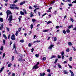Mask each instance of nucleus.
<instances>
[{"mask_svg":"<svg viewBox=\"0 0 76 76\" xmlns=\"http://www.w3.org/2000/svg\"><path fill=\"white\" fill-rule=\"evenodd\" d=\"M10 9H16L17 10H19V8H18L17 7H16L17 6L15 4H10Z\"/></svg>","mask_w":76,"mask_h":76,"instance_id":"f257e3e1","label":"nucleus"},{"mask_svg":"<svg viewBox=\"0 0 76 76\" xmlns=\"http://www.w3.org/2000/svg\"><path fill=\"white\" fill-rule=\"evenodd\" d=\"M13 18V16H12V15H10L9 17V18H8V20H9V23H11V21H12V20L13 19H12V18Z\"/></svg>","mask_w":76,"mask_h":76,"instance_id":"f03ea898","label":"nucleus"},{"mask_svg":"<svg viewBox=\"0 0 76 76\" xmlns=\"http://www.w3.org/2000/svg\"><path fill=\"white\" fill-rule=\"evenodd\" d=\"M10 14L12 15V12H11L10 11V10H8L7 12V18H8V16Z\"/></svg>","mask_w":76,"mask_h":76,"instance_id":"7ed1b4c3","label":"nucleus"},{"mask_svg":"<svg viewBox=\"0 0 76 76\" xmlns=\"http://www.w3.org/2000/svg\"><path fill=\"white\" fill-rule=\"evenodd\" d=\"M39 64V62H37V64L33 67V69H37L38 68H39V66H37Z\"/></svg>","mask_w":76,"mask_h":76,"instance_id":"20e7f679","label":"nucleus"},{"mask_svg":"<svg viewBox=\"0 0 76 76\" xmlns=\"http://www.w3.org/2000/svg\"><path fill=\"white\" fill-rule=\"evenodd\" d=\"M11 39L13 41H15V36L14 34H13L11 38Z\"/></svg>","mask_w":76,"mask_h":76,"instance_id":"39448f33","label":"nucleus"},{"mask_svg":"<svg viewBox=\"0 0 76 76\" xmlns=\"http://www.w3.org/2000/svg\"><path fill=\"white\" fill-rule=\"evenodd\" d=\"M54 46V45H51L50 46H49L48 48V49H49L50 50H51L52 48H53V47Z\"/></svg>","mask_w":76,"mask_h":76,"instance_id":"423d86ee","label":"nucleus"},{"mask_svg":"<svg viewBox=\"0 0 76 76\" xmlns=\"http://www.w3.org/2000/svg\"><path fill=\"white\" fill-rule=\"evenodd\" d=\"M64 53L63 51H62L61 53V55L62 56V59H64Z\"/></svg>","mask_w":76,"mask_h":76,"instance_id":"0eeeda50","label":"nucleus"},{"mask_svg":"<svg viewBox=\"0 0 76 76\" xmlns=\"http://www.w3.org/2000/svg\"><path fill=\"white\" fill-rule=\"evenodd\" d=\"M3 37H4V38H5L6 39H7V37H6V36L5 34H3Z\"/></svg>","mask_w":76,"mask_h":76,"instance_id":"6e6552de","label":"nucleus"},{"mask_svg":"<svg viewBox=\"0 0 76 76\" xmlns=\"http://www.w3.org/2000/svg\"><path fill=\"white\" fill-rule=\"evenodd\" d=\"M0 30H2V29H1V28L2 29H3V24H2L1 25V26H0Z\"/></svg>","mask_w":76,"mask_h":76,"instance_id":"1a4fd4ad","label":"nucleus"},{"mask_svg":"<svg viewBox=\"0 0 76 76\" xmlns=\"http://www.w3.org/2000/svg\"><path fill=\"white\" fill-rule=\"evenodd\" d=\"M4 67H3L0 70V73H1V72H2L3 70V69H4Z\"/></svg>","mask_w":76,"mask_h":76,"instance_id":"9d476101","label":"nucleus"},{"mask_svg":"<svg viewBox=\"0 0 76 76\" xmlns=\"http://www.w3.org/2000/svg\"><path fill=\"white\" fill-rule=\"evenodd\" d=\"M26 2L25 1H24L23 2H22L21 3H20V5H23V4H24V3Z\"/></svg>","mask_w":76,"mask_h":76,"instance_id":"9b49d317","label":"nucleus"},{"mask_svg":"<svg viewBox=\"0 0 76 76\" xmlns=\"http://www.w3.org/2000/svg\"><path fill=\"white\" fill-rule=\"evenodd\" d=\"M20 13L21 15H25V13H24V12H23L22 11H20Z\"/></svg>","mask_w":76,"mask_h":76,"instance_id":"f8f14e48","label":"nucleus"},{"mask_svg":"<svg viewBox=\"0 0 76 76\" xmlns=\"http://www.w3.org/2000/svg\"><path fill=\"white\" fill-rule=\"evenodd\" d=\"M66 32L69 34V33H70V30L69 29H68L66 30Z\"/></svg>","mask_w":76,"mask_h":76,"instance_id":"ddd939ff","label":"nucleus"},{"mask_svg":"<svg viewBox=\"0 0 76 76\" xmlns=\"http://www.w3.org/2000/svg\"><path fill=\"white\" fill-rule=\"evenodd\" d=\"M64 74H67L68 73V72H67L66 70H64Z\"/></svg>","mask_w":76,"mask_h":76,"instance_id":"4468645a","label":"nucleus"},{"mask_svg":"<svg viewBox=\"0 0 76 76\" xmlns=\"http://www.w3.org/2000/svg\"><path fill=\"white\" fill-rule=\"evenodd\" d=\"M48 31H49V29H47V30H44L43 31V32H48Z\"/></svg>","mask_w":76,"mask_h":76,"instance_id":"2eb2a0df","label":"nucleus"},{"mask_svg":"<svg viewBox=\"0 0 76 76\" xmlns=\"http://www.w3.org/2000/svg\"><path fill=\"white\" fill-rule=\"evenodd\" d=\"M12 65V64L11 63L9 64L8 65V67H11Z\"/></svg>","mask_w":76,"mask_h":76,"instance_id":"dca6fc26","label":"nucleus"},{"mask_svg":"<svg viewBox=\"0 0 76 76\" xmlns=\"http://www.w3.org/2000/svg\"><path fill=\"white\" fill-rule=\"evenodd\" d=\"M0 21L1 22H3V18H0Z\"/></svg>","mask_w":76,"mask_h":76,"instance_id":"f3484780","label":"nucleus"},{"mask_svg":"<svg viewBox=\"0 0 76 76\" xmlns=\"http://www.w3.org/2000/svg\"><path fill=\"white\" fill-rule=\"evenodd\" d=\"M37 9H39V8H36L34 10V12L35 13H37V12H36V10H37Z\"/></svg>","mask_w":76,"mask_h":76,"instance_id":"a211bd4d","label":"nucleus"},{"mask_svg":"<svg viewBox=\"0 0 76 76\" xmlns=\"http://www.w3.org/2000/svg\"><path fill=\"white\" fill-rule=\"evenodd\" d=\"M56 56H53L51 57L50 58L51 59H52V58H56Z\"/></svg>","mask_w":76,"mask_h":76,"instance_id":"6ab92c4d","label":"nucleus"},{"mask_svg":"<svg viewBox=\"0 0 76 76\" xmlns=\"http://www.w3.org/2000/svg\"><path fill=\"white\" fill-rule=\"evenodd\" d=\"M40 42V41L39 40H36L35 41H34L33 42L34 43H35L36 42Z\"/></svg>","mask_w":76,"mask_h":76,"instance_id":"aec40b11","label":"nucleus"},{"mask_svg":"<svg viewBox=\"0 0 76 76\" xmlns=\"http://www.w3.org/2000/svg\"><path fill=\"white\" fill-rule=\"evenodd\" d=\"M18 34H19V31H17L15 33V35L16 36H18Z\"/></svg>","mask_w":76,"mask_h":76,"instance_id":"412c9836","label":"nucleus"},{"mask_svg":"<svg viewBox=\"0 0 76 76\" xmlns=\"http://www.w3.org/2000/svg\"><path fill=\"white\" fill-rule=\"evenodd\" d=\"M68 45L69 46H71L72 45V44L71 42H68Z\"/></svg>","mask_w":76,"mask_h":76,"instance_id":"4be33fe9","label":"nucleus"},{"mask_svg":"<svg viewBox=\"0 0 76 76\" xmlns=\"http://www.w3.org/2000/svg\"><path fill=\"white\" fill-rule=\"evenodd\" d=\"M58 67L60 69L61 68V65L59 64H58Z\"/></svg>","mask_w":76,"mask_h":76,"instance_id":"5701e85b","label":"nucleus"},{"mask_svg":"<svg viewBox=\"0 0 76 76\" xmlns=\"http://www.w3.org/2000/svg\"><path fill=\"white\" fill-rule=\"evenodd\" d=\"M3 43L4 44V45H5V44H6V43H5V42H6V40L4 39H3Z\"/></svg>","mask_w":76,"mask_h":76,"instance_id":"b1692460","label":"nucleus"},{"mask_svg":"<svg viewBox=\"0 0 76 76\" xmlns=\"http://www.w3.org/2000/svg\"><path fill=\"white\" fill-rule=\"evenodd\" d=\"M54 41H57V38L56 37H54Z\"/></svg>","mask_w":76,"mask_h":76,"instance_id":"393cba45","label":"nucleus"},{"mask_svg":"<svg viewBox=\"0 0 76 76\" xmlns=\"http://www.w3.org/2000/svg\"><path fill=\"white\" fill-rule=\"evenodd\" d=\"M35 56L37 58H38L39 57V54H37L35 55Z\"/></svg>","mask_w":76,"mask_h":76,"instance_id":"a878e982","label":"nucleus"},{"mask_svg":"<svg viewBox=\"0 0 76 76\" xmlns=\"http://www.w3.org/2000/svg\"><path fill=\"white\" fill-rule=\"evenodd\" d=\"M30 28L31 29H32V28H33V24H32L30 26Z\"/></svg>","mask_w":76,"mask_h":76,"instance_id":"bb28decb","label":"nucleus"},{"mask_svg":"<svg viewBox=\"0 0 76 76\" xmlns=\"http://www.w3.org/2000/svg\"><path fill=\"white\" fill-rule=\"evenodd\" d=\"M68 66H69V68H71V69H72V66L71 65H70L69 64H68Z\"/></svg>","mask_w":76,"mask_h":76,"instance_id":"cd10ccee","label":"nucleus"},{"mask_svg":"<svg viewBox=\"0 0 76 76\" xmlns=\"http://www.w3.org/2000/svg\"><path fill=\"white\" fill-rule=\"evenodd\" d=\"M5 56H6V54H5V53H4L3 56H2V57L3 58H4V57H5Z\"/></svg>","mask_w":76,"mask_h":76,"instance_id":"c85d7f7f","label":"nucleus"},{"mask_svg":"<svg viewBox=\"0 0 76 76\" xmlns=\"http://www.w3.org/2000/svg\"><path fill=\"white\" fill-rule=\"evenodd\" d=\"M69 51H70V50L69 48H68L66 50V51L67 53H69Z\"/></svg>","mask_w":76,"mask_h":76,"instance_id":"c756f323","label":"nucleus"},{"mask_svg":"<svg viewBox=\"0 0 76 76\" xmlns=\"http://www.w3.org/2000/svg\"><path fill=\"white\" fill-rule=\"evenodd\" d=\"M58 60V59H56L55 60V62H54L55 64H56L57 63V62Z\"/></svg>","mask_w":76,"mask_h":76,"instance_id":"7c9ffc66","label":"nucleus"},{"mask_svg":"<svg viewBox=\"0 0 76 76\" xmlns=\"http://www.w3.org/2000/svg\"><path fill=\"white\" fill-rule=\"evenodd\" d=\"M63 33L64 34H66V31L65 30L63 31Z\"/></svg>","mask_w":76,"mask_h":76,"instance_id":"2f4dec72","label":"nucleus"},{"mask_svg":"<svg viewBox=\"0 0 76 76\" xmlns=\"http://www.w3.org/2000/svg\"><path fill=\"white\" fill-rule=\"evenodd\" d=\"M72 48L74 51H76V49H75V47L72 46Z\"/></svg>","mask_w":76,"mask_h":76,"instance_id":"473e14b6","label":"nucleus"},{"mask_svg":"<svg viewBox=\"0 0 76 76\" xmlns=\"http://www.w3.org/2000/svg\"><path fill=\"white\" fill-rule=\"evenodd\" d=\"M70 20H71V21H72V22H73L74 21V20L73 19V18H70Z\"/></svg>","mask_w":76,"mask_h":76,"instance_id":"72a5a7b5","label":"nucleus"},{"mask_svg":"<svg viewBox=\"0 0 76 76\" xmlns=\"http://www.w3.org/2000/svg\"><path fill=\"white\" fill-rule=\"evenodd\" d=\"M19 18H19L18 19L19 20V22H20V20H21V18H22V16L19 17Z\"/></svg>","mask_w":76,"mask_h":76,"instance_id":"f704fd0d","label":"nucleus"},{"mask_svg":"<svg viewBox=\"0 0 76 76\" xmlns=\"http://www.w3.org/2000/svg\"><path fill=\"white\" fill-rule=\"evenodd\" d=\"M73 26V25H71V26H69L68 27V28L69 29H70L71 28V27H72Z\"/></svg>","mask_w":76,"mask_h":76,"instance_id":"c9c22d12","label":"nucleus"},{"mask_svg":"<svg viewBox=\"0 0 76 76\" xmlns=\"http://www.w3.org/2000/svg\"><path fill=\"white\" fill-rule=\"evenodd\" d=\"M31 45H32V44L30 43H29L28 44V47H31Z\"/></svg>","mask_w":76,"mask_h":76,"instance_id":"e433bc0d","label":"nucleus"},{"mask_svg":"<svg viewBox=\"0 0 76 76\" xmlns=\"http://www.w3.org/2000/svg\"><path fill=\"white\" fill-rule=\"evenodd\" d=\"M33 16H34V15L32 14V12H31L30 17H32Z\"/></svg>","mask_w":76,"mask_h":76,"instance_id":"4c0bfd02","label":"nucleus"},{"mask_svg":"<svg viewBox=\"0 0 76 76\" xmlns=\"http://www.w3.org/2000/svg\"><path fill=\"white\" fill-rule=\"evenodd\" d=\"M68 5L69 6H70V7H71V6H72V4H69Z\"/></svg>","mask_w":76,"mask_h":76,"instance_id":"58836bf2","label":"nucleus"},{"mask_svg":"<svg viewBox=\"0 0 76 76\" xmlns=\"http://www.w3.org/2000/svg\"><path fill=\"white\" fill-rule=\"evenodd\" d=\"M0 50L1 51H3V46H1V48Z\"/></svg>","mask_w":76,"mask_h":76,"instance_id":"ea45409f","label":"nucleus"},{"mask_svg":"<svg viewBox=\"0 0 76 76\" xmlns=\"http://www.w3.org/2000/svg\"><path fill=\"white\" fill-rule=\"evenodd\" d=\"M14 58H15V57H14V56H12V61H13L14 60Z\"/></svg>","mask_w":76,"mask_h":76,"instance_id":"a19ab883","label":"nucleus"},{"mask_svg":"<svg viewBox=\"0 0 76 76\" xmlns=\"http://www.w3.org/2000/svg\"><path fill=\"white\" fill-rule=\"evenodd\" d=\"M51 23V21H48L47 22V25H48L49 23Z\"/></svg>","mask_w":76,"mask_h":76,"instance_id":"79ce46f5","label":"nucleus"},{"mask_svg":"<svg viewBox=\"0 0 76 76\" xmlns=\"http://www.w3.org/2000/svg\"><path fill=\"white\" fill-rule=\"evenodd\" d=\"M32 22H36V20L34 19H32Z\"/></svg>","mask_w":76,"mask_h":76,"instance_id":"37998d69","label":"nucleus"},{"mask_svg":"<svg viewBox=\"0 0 76 76\" xmlns=\"http://www.w3.org/2000/svg\"><path fill=\"white\" fill-rule=\"evenodd\" d=\"M71 76H74V73H73V72L71 73Z\"/></svg>","mask_w":76,"mask_h":76,"instance_id":"c03bdc74","label":"nucleus"},{"mask_svg":"<svg viewBox=\"0 0 76 76\" xmlns=\"http://www.w3.org/2000/svg\"><path fill=\"white\" fill-rule=\"evenodd\" d=\"M7 29V31H9V27H7L6 28Z\"/></svg>","mask_w":76,"mask_h":76,"instance_id":"a18cd8bd","label":"nucleus"},{"mask_svg":"<svg viewBox=\"0 0 76 76\" xmlns=\"http://www.w3.org/2000/svg\"><path fill=\"white\" fill-rule=\"evenodd\" d=\"M10 34H9L8 37V38L9 39H10Z\"/></svg>","mask_w":76,"mask_h":76,"instance_id":"49530a36","label":"nucleus"},{"mask_svg":"<svg viewBox=\"0 0 76 76\" xmlns=\"http://www.w3.org/2000/svg\"><path fill=\"white\" fill-rule=\"evenodd\" d=\"M69 60L70 61H72V57H71L69 59Z\"/></svg>","mask_w":76,"mask_h":76,"instance_id":"de8ad7c7","label":"nucleus"},{"mask_svg":"<svg viewBox=\"0 0 76 76\" xmlns=\"http://www.w3.org/2000/svg\"><path fill=\"white\" fill-rule=\"evenodd\" d=\"M19 61H22L23 60H22V59L19 58V59L18 60Z\"/></svg>","mask_w":76,"mask_h":76,"instance_id":"09e8293b","label":"nucleus"},{"mask_svg":"<svg viewBox=\"0 0 76 76\" xmlns=\"http://www.w3.org/2000/svg\"><path fill=\"white\" fill-rule=\"evenodd\" d=\"M18 1V0H15L13 1V3H16Z\"/></svg>","mask_w":76,"mask_h":76,"instance_id":"8fccbe9b","label":"nucleus"},{"mask_svg":"<svg viewBox=\"0 0 76 76\" xmlns=\"http://www.w3.org/2000/svg\"><path fill=\"white\" fill-rule=\"evenodd\" d=\"M42 60H46V58L45 57H44L43 58Z\"/></svg>","mask_w":76,"mask_h":76,"instance_id":"3c124183","label":"nucleus"},{"mask_svg":"<svg viewBox=\"0 0 76 76\" xmlns=\"http://www.w3.org/2000/svg\"><path fill=\"white\" fill-rule=\"evenodd\" d=\"M20 42H24V41L23 40H20Z\"/></svg>","mask_w":76,"mask_h":76,"instance_id":"603ef678","label":"nucleus"},{"mask_svg":"<svg viewBox=\"0 0 76 76\" xmlns=\"http://www.w3.org/2000/svg\"><path fill=\"white\" fill-rule=\"evenodd\" d=\"M21 29H22V28H19L18 30L19 32H20L21 31Z\"/></svg>","mask_w":76,"mask_h":76,"instance_id":"864d4df0","label":"nucleus"},{"mask_svg":"<svg viewBox=\"0 0 76 76\" xmlns=\"http://www.w3.org/2000/svg\"><path fill=\"white\" fill-rule=\"evenodd\" d=\"M29 8L30 9H32V7L31 6H29Z\"/></svg>","mask_w":76,"mask_h":76,"instance_id":"5fc2aeb1","label":"nucleus"},{"mask_svg":"<svg viewBox=\"0 0 76 76\" xmlns=\"http://www.w3.org/2000/svg\"><path fill=\"white\" fill-rule=\"evenodd\" d=\"M58 58H61V56L60 55H58Z\"/></svg>","mask_w":76,"mask_h":76,"instance_id":"6e6d98bb","label":"nucleus"},{"mask_svg":"<svg viewBox=\"0 0 76 76\" xmlns=\"http://www.w3.org/2000/svg\"><path fill=\"white\" fill-rule=\"evenodd\" d=\"M38 15H39V16H40L41 15V13H40V12H39L38 13Z\"/></svg>","mask_w":76,"mask_h":76,"instance_id":"4d7b16f0","label":"nucleus"},{"mask_svg":"<svg viewBox=\"0 0 76 76\" xmlns=\"http://www.w3.org/2000/svg\"><path fill=\"white\" fill-rule=\"evenodd\" d=\"M15 76V73H12V76Z\"/></svg>","mask_w":76,"mask_h":76,"instance_id":"13d9d810","label":"nucleus"},{"mask_svg":"<svg viewBox=\"0 0 76 76\" xmlns=\"http://www.w3.org/2000/svg\"><path fill=\"white\" fill-rule=\"evenodd\" d=\"M13 48L15 49V50H16V46H15V45H14Z\"/></svg>","mask_w":76,"mask_h":76,"instance_id":"bf43d9fd","label":"nucleus"},{"mask_svg":"<svg viewBox=\"0 0 76 76\" xmlns=\"http://www.w3.org/2000/svg\"><path fill=\"white\" fill-rule=\"evenodd\" d=\"M47 72H49V73H50V70L49 69H48L47 70Z\"/></svg>","mask_w":76,"mask_h":76,"instance_id":"052dcab7","label":"nucleus"},{"mask_svg":"<svg viewBox=\"0 0 76 76\" xmlns=\"http://www.w3.org/2000/svg\"><path fill=\"white\" fill-rule=\"evenodd\" d=\"M34 49L33 48L31 49V52H32V53H33V52L34 51Z\"/></svg>","mask_w":76,"mask_h":76,"instance_id":"680f3d73","label":"nucleus"},{"mask_svg":"<svg viewBox=\"0 0 76 76\" xmlns=\"http://www.w3.org/2000/svg\"><path fill=\"white\" fill-rule=\"evenodd\" d=\"M4 1L6 3H7V1H8V0H4Z\"/></svg>","mask_w":76,"mask_h":76,"instance_id":"e2e57ef3","label":"nucleus"},{"mask_svg":"<svg viewBox=\"0 0 76 76\" xmlns=\"http://www.w3.org/2000/svg\"><path fill=\"white\" fill-rule=\"evenodd\" d=\"M73 31H76V27L74 28L73 29Z\"/></svg>","mask_w":76,"mask_h":76,"instance_id":"0e129e2a","label":"nucleus"},{"mask_svg":"<svg viewBox=\"0 0 76 76\" xmlns=\"http://www.w3.org/2000/svg\"><path fill=\"white\" fill-rule=\"evenodd\" d=\"M58 28H59V26H56V29H58Z\"/></svg>","mask_w":76,"mask_h":76,"instance_id":"69168bd1","label":"nucleus"},{"mask_svg":"<svg viewBox=\"0 0 76 76\" xmlns=\"http://www.w3.org/2000/svg\"><path fill=\"white\" fill-rule=\"evenodd\" d=\"M52 9V7H50L49 8V10H51V9Z\"/></svg>","mask_w":76,"mask_h":76,"instance_id":"338daca9","label":"nucleus"},{"mask_svg":"<svg viewBox=\"0 0 76 76\" xmlns=\"http://www.w3.org/2000/svg\"><path fill=\"white\" fill-rule=\"evenodd\" d=\"M54 3V1H51V4H53V3Z\"/></svg>","mask_w":76,"mask_h":76,"instance_id":"774afa93","label":"nucleus"}]
</instances>
